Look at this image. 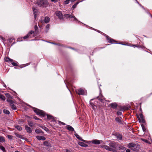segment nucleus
<instances>
[{"label": "nucleus", "instance_id": "nucleus-58", "mask_svg": "<svg viewBox=\"0 0 152 152\" xmlns=\"http://www.w3.org/2000/svg\"><path fill=\"white\" fill-rule=\"evenodd\" d=\"M140 111L141 112V113L142 112V109H141V103H140Z\"/></svg>", "mask_w": 152, "mask_h": 152}, {"label": "nucleus", "instance_id": "nucleus-63", "mask_svg": "<svg viewBox=\"0 0 152 152\" xmlns=\"http://www.w3.org/2000/svg\"><path fill=\"white\" fill-rule=\"evenodd\" d=\"M3 86L6 88V87H7V86H6V85H5V84L3 82Z\"/></svg>", "mask_w": 152, "mask_h": 152}, {"label": "nucleus", "instance_id": "nucleus-59", "mask_svg": "<svg viewBox=\"0 0 152 152\" xmlns=\"http://www.w3.org/2000/svg\"><path fill=\"white\" fill-rule=\"evenodd\" d=\"M140 118L143 117V114H142V113L141 112L140 113V114L139 115Z\"/></svg>", "mask_w": 152, "mask_h": 152}, {"label": "nucleus", "instance_id": "nucleus-25", "mask_svg": "<svg viewBox=\"0 0 152 152\" xmlns=\"http://www.w3.org/2000/svg\"><path fill=\"white\" fill-rule=\"evenodd\" d=\"M37 139L39 140H45L46 139L45 137L42 136H37L36 137Z\"/></svg>", "mask_w": 152, "mask_h": 152}, {"label": "nucleus", "instance_id": "nucleus-57", "mask_svg": "<svg viewBox=\"0 0 152 152\" xmlns=\"http://www.w3.org/2000/svg\"><path fill=\"white\" fill-rule=\"evenodd\" d=\"M14 40V39L10 38L9 39V41L10 43H11L13 42V40Z\"/></svg>", "mask_w": 152, "mask_h": 152}, {"label": "nucleus", "instance_id": "nucleus-8", "mask_svg": "<svg viewBox=\"0 0 152 152\" xmlns=\"http://www.w3.org/2000/svg\"><path fill=\"white\" fill-rule=\"evenodd\" d=\"M56 15L58 17V18L60 20H61L63 19V15L61 12L59 11H56Z\"/></svg>", "mask_w": 152, "mask_h": 152}, {"label": "nucleus", "instance_id": "nucleus-3", "mask_svg": "<svg viewBox=\"0 0 152 152\" xmlns=\"http://www.w3.org/2000/svg\"><path fill=\"white\" fill-rule=\"evenodd\" d=\"M127 146L128 148H131V149L134 151H137L139 149L140 145H136L133 143H129L128 144Z\"/></svg>", "mask_w": 152, "mask_h": 152}, {"label": "nucleus", "instance_id": "nucleus-33", "mask_svg": "<svg viewBox=\"0 0 152 152\" xmlns=\"http://www.w3.org/2000/svg\"><path fill=\"white\" fill-rule=\"evenodd\" d=\"M3 112L6 114L9 115L10 114V112L8 110L5 109H4L3 110Z\"/></svg>", "mask_w": 152, "mask_h": 152}, {"label": "nucleus", "instance_id": "nucleus-49", "mask_svg": "<svg viewBox=\"0 0 152 152\" xmlns=\"http://www.w3.org/2000/svg\"><path fill=\"white\" fill-rule=\"evenodd\" d=\"M71 1V0H66L64 2V4H68L70 1Z\"/></svg>", "mask_w": 152, "mask_h": 152}, {"label": "nucleus", "instance_id": "nucleus-64", "mask_svg": "<svg viewBox=\"0 0 152 152\" xmlns=\"http://www.w3.org/2000/svg\"><path fill=\"white\" fill-rule=\"evenodd\" d=\"M65 151V152H70V151L68 149H66Z\"/></svg>", "mask_w": 152, "mask_h": 152}, {"label": "nucleus", "instance_id": "nucleus-1", "mask_svg": "<svg viewBox=\"0 0 152 152\" xmlns=\"http://www.w3.org/2000/svg\"><path fill=\"white\" fill-rule=\"evenodd\" d=\"M30 107L34 110V111L37 115L43 117H44L46 115L47 116V118L48 120H51V119L53 118V116L50 115L46 114L44 111L32 107L31 106H30Z\"/></svg>", "mask_w": 152, "mask_h": 152}, {"label": "nucleus", "instance_id": "nucleus-18", "mask_svg": "<svg viewBox=\"0 0 152 152\" xmlns=\"http://www.w3.org/2000/svg\"><path fill=\"white\" fill-rule=\"evenodd\" d=\"M131 46L133 47L134 48H135V47H137L138 48H141L142 49H145V47L144 46L142 45H140L138 44L132 45Z\"/></svg>", "mask_w": 152, "mask_h": 152}, {"label": "nucleus", "instance_id": "nucleus-2", "mask_svg": "<svg viewBox=\"0 0 152 152\" xmlns=\"http://www.w3.org/2000/svg\"><path fill=\"white\" fill-rule=\"evenodd\" d=\"M40 7H46L48 5L47 0H37L35 3Z\"/></svg>", "mask_w": 152, "mask_h": 152}, {"label": "nucleus", "instance_id": "nucleus-56", "mask_svg": "<svg viewBox=\"0 0 152 152\" xmlns=\"http://www.w3.org/2000/svg\"><path fill=\"white\" fill-rule=\"evenodd\" d=\"M94 30L95 31H97V32H98V33H100V34H101V33H102V31H99V30H97V29H94Z\"/></svg>", "mask_w": 152, "mask_h": 152}, {"label": "nucleus", "instance_id": "nucleus-44", "mask_svg": "<svg viewBox=\"0 0 152 152\" xmlns=\"http://www.w3.org/2000/svg\"><path fill=\"white\" fill-rule=\"evenodd\" d=\"M141 125L143 131L144 132H145L146 130L145 127L144 126V125L143 124H142Z\"/></svg>", "mask_w": 152, "mask_h": 152}, {"label": "nucleus", "instance_id": "nucleus-31", "mask_svg": "<svg viewBox=\"0 0 152 152\" xmlns=\"http://www.w3.org/2000/svg\"><path fill=\"white\" fill-rule=\"evenodd\" d=\"M50 19L48 17H45L44 19V22L45 23H48L50 21Z\"/></svg>", "mask_w": 152, "mask_h": 152}, {"label": "nucleus", "instance_id": "nucleus-34", "mask_svg": "<svg viewBox=\"0 0 152 152\" xmlns=\"http://www.w3.org/2000/svg\"><path fill=\"white\" fill-rule=\"evenodd\" d=\"M0 149L2 150L3 152H6V150L5 148L2 145H0Z\"/></svg>", "mask_w": 152, "mask_h": 152}, {"label": "nucleus", "instance_id": "nucleus-40", "mask_svg": "<svg viewBox=\"0 0 152 152\" xmlns=\"http://www.w3.org/2000/svg\"><path fill=\"white\" fill-rule=\"evenodd\" d=\"M118 107L119 108V110L120 111H123L124 110V107H122L121 106H119Z\"/></svg>", "mask_w": 152, "mask_h": 152}, {"label": "nucleus", "instance_id": "nucleus-15", "mask_svg": "<svg viewBox=\"0 0 152 152\" xmlns=\"http://www.w3.org/2000/svg\"><path fill=\"white\" fill-rule=\"evenodd\" d=\"M92 143L95 145H99L103 142L102 140H94L92 141Z\"/></svg>", "mask_w": 152, "mask_h": 152}, {"label": "nucleus", "instance_id": "nucleus-7", "mask_svg": "<svg viewBox=\"0 0 152 152\" xmlns=\"http://www.w3.org/2000/svg\"><path fill=\"white\" fill-rule=\"evenodd\" d=\"M7 101L10 103V105L11 107V108L12 109L16 110L17 109L16 106L13 104L14 102L13 101L8 99H7Z\"/></svg>", "mask_w": 152, "mask_h": 152}, {"label": "nucleus", "instance_id": "nucleus-4", "mask_svg": "<svg viewBox=\"0 0 152 152\" xmlns=\"http://www.w3.org/2000/svg\"><path fill=\"white\" fill-rule=\"evenodd\" d=\"M4 60L6 62H10L13 66H18V63L16 61L11 59L7 57H5L4 58Z\"/></svg>", "mask_w": 152, "mask_h": 152}, {"label": "nucleus", "instance_id": "nucleus-48", "mask_svg": "<svg viewBox=\"0 0 152 152\" xmlns=\"http://www.w3.org/2000/svg\"><path fill=\"white\" fill-rule=\"evenodd\" d=\"M141 140L142 141L145 142L146 143H149V141L147 140H146V139H144L141 138Z\"/></svg>", "mask_w": 152, "mask_h": 152}, {"label": "nucleus", "instance_id": "nucleus-10", "mask_svg": "<svg viewBox=\"0 0 152 152\" xmlns=\"http://www.w3.org/2000/svg\"><path fill=\"white\" fill-rule=\"evenodd\" d=\"M96 99H98L101 102H104V100H105V99L102 94L100 95L99 96H97Z\"/></svg>", "mask_w": 152, "mask_h": 152}, {"label": "nucleus", "instance_id": "nucleus-52", "mask_svg": "<svg viewBox=\"0 0 152 152\" xmlns=\"http://www.w3.org/2000/svg\"><path fill=\"white\" fill-rule=\"evenodd\" d=\"M7 137L9 139L11 140L12 139L13 136L11 135H7Z\"/></svg>", "mask_w": 152, "mask_h": 152}, {"label": "nucleus", "instance_id": "nucleus-60", "mask_svg": "<svg viewBox=\"0 0 152 152\" xmlns=\"http://www.w3.org/2000/svg\"><path fill=\"white\" fill-rule=\"evenodd\" d=\"M51 120H52V121L55 122L56 121V120H55V118H54V117H53V118H52V119H51Z\"/></svg>", "mask_w": 152, "mask_h": 152}, {"label": "nucleus", "instance_id": "nucleus-51", "mask_svg": "<svg viewBox=\"0 0 152 152\" xmlns=\"http://www.w3.org/2000/svg\"><path fill=\"white\" fill-rule=\"evenodd\" d=\"M37 11H33V14L34 15V18L35 19L37 17Z\"/></svg>", "mask_w": 152, "mask_h": 152}, {"label": "nucleus", "instance_id": "nucleus-47", "mask_svg": "<svg viewBox=\"0 0 152 152\" xmlns=\"http://www.w3.org/2000/svg\"><path fill=\"white\" fill-rule=\"evenodd\" d=\"M115 149H116L113 148L109 147V148L108 151L113 152H115L116 151V150Z\"/></svg>", "mask_w": 152, "mask_h": 152}, {"label": "nucleus", "instance_id": "nucleus-50", "mask_svg": "<svg viewBox=\"0 0 152 152\" xmlns=\"http://www.w3.org/2000/svg\"><path fill=\"white\" fill-rule=\"evenodd\" d=\"M33 117L34 119L39 120L40 121H42V119L37 118L36 116H34Z\"/></svg>", "mask_w": 152, "mask_h": 152}, {"label": "nucleus", "instance_id": "nucleus-55", "mask_svg": "<svg viewBox=\"0 0 152 152\" xmlns=\"http://www.w3.org/2000/svg\"><path fill=\"white\" fill-rule=\"evenodd\" d=\"M122 113L120 111H117V114L118 115H121Z\"/></svg>", "mask_w": 152, "mask_h": 152}, {"label": "nucleus", "instance_id": "nucleus-27", "mask_svg": "<svg viewBox=\"0 0 152 152\" xmlns=\"http://www.w3.org/2000/svg\"><path fill=\"white\" fill-rule=\"evenodd\" d=\"M25 128L28 132L30 133L32 132V130L30 127L26 125L25 126Z\"/></svg>", "mask_w": 152, "mask_h": 152}, {"label": "nucleus", "instance_id": "nucleus-12", "mask_svg": "<svg viewBox=\"0 0 152 152\" xmlns=\"http://www.w3.org/2000/svg\"><path fill=\"white\" fill-rule=\"evenodd\" d=\"M28 35V38H31L35 36L34 34V32L33 30H31L27 34Z\"/></svg>", "mask_w": 152, "mask_h": 152}, {"label": "nucleus", "instance_id": "nucleus-38", "mask_svg": "<svg viewBox=\"0 0 152 152\" xmlns=\"http://www.w3.org/2000/svg\"><path fill=\"white\" fill-rule=\"evenodd\" d=\"M0 99L3 101H4L5 100V98L4 95L1 94H0Z\"/></svg>", "mask_w": 152, "mask_h": 152}, {"label": "nucleus", "instance_id": "nucleus-19", "mask_svg": "<svg viewBox=\"0 0 152 152\" xmlns=\"http://www.w3.org/2000/svg\"><path fill=\"white\" fill-rule=\"evenodd\" d=\"M109 145L110 148L116 149L117 147V144L114 142H111L109 144Z\"/></svg>", "mask_w": 152, "mask_h": 152}, {"label": "nucleus", "instance_id": "nucleus-5", "mask_svg": "<svg viewBox=\"0 0 152 152\" xmlns=\"http://www.w3.org/2000/svg\"><path fill=\"white\" fill-rule=\"evenodd\" d=\"M64 17L66 19H68L69 18H73V20H72V21H75L76 22H77L78 23H80V22L79 21L77 18L75 17V16L73 15H69V14H65L64 15Z\"/></svg>", "mask_w": 152, "mask_h": 152}, {"label": "nucleus", "instance_id": "nucleus-30", "mask_svg": "<svg viewBox=\"0 0 152 152\" xmlns=\"http://www.w3.org/2000/svg\"><path fill=\"white\" fill-rule=\"evenodd\" d=\"M28 36H29L27 34L26 35L24 36L23 38L21 37V38H18L17 39V41H19V42L22 41V38H23V39H26L28 38V37H29Z\"/></svg>", "mask_w": 152, "mask_h": 152}, {"label": "nucleus", "instance_id": "nucleus-28", "mask_svg": "<svg viewBox=\"0 0 152 152\" xmlns=\"http://www.w3.org/2000/svg\"><path fill=\"white\" fill-rule=\"evenodd\" d=\"M35 132L37 134H43L44 132L40 129H37L35 130Z\"/></svg>", "mask_w": 152, "mask_h": 152}, {"label": "nucleus", "instance_id": "nucleus-39", "mask_svg": "<svg viewBox=\"0 0 152 152\" xmlns=\"http://www.w3.org/2000/svg\"><path fill=\"white\" fill-rule=\"evenodd\" d=\"M5 95L8 98H10L11 99H12V97L11 96L10 94L8 93H6L5 94Z\"/></svg>", "mask_w": 152, "mask_h": 152}, {"label": "nucleus", "instance_id": "nucleus-21", "mask_svg": "<svg viewBox=\"0 0 152 152\" xmlns=\"http://www.w3.org/2000/svg\"><path fill=\"white\" fill-rule=\"evenodd\" d=\"M68 68L71 71H72L74 69V67L72 64L71 63H69L68 65Z\"/></svg>", "mask_w": 152, "mask_h": 152}, {"label": "nucleus", "instance_id": "nucleus-32", "mask_svg": "<svg viewBox=\"0 0 152 152\" xmlns=\"http://www.w3.org/2000/svg\"><path fill=\"white\" fill-rule=\"evenodd\" d=\"M15 135L17 137H18V138H19L21 139H23V136H22V135H20L18 134L17 133H15Z\"/></svg>", "mask_w": 152, "mask_h": 152}, {"label": "nucleus", "instance_id": "nucleus-13", "mask_svg": "<svg viewBox=\"0 0 152 152\" xmlns=\"http://www.w3.org/2000/svg\"><path fill=\"white\" fill-rule=\"evenodd\" d=\"M76 137L78 140L86 143H88V141L87 140H84L82 138L80 137L76 133L75 134Z\"/></svg>", "mask_w": 152, "mask_h": 152}, {"label": "nucleus", "instance_id": "nucleus-35", "mask_svg": "<svg viewBox=\"0 0 152 152\" xmlns=\"http://www.w3.org/2000/svg\"><path fill=\"white\" fill-rule=\"evenodd\" d=\"M109 45V44H105L104 45V47H99V48H96L94 49V50H98L100 49H102L104 48L105 47H106L107 45Z\"/></svg>", "mask_w": 152, "mask_h": 152}, {"label": "nucleus", "instance_id": "nucleus-26", "mask_svg": "<svg viewBox=\"0 0 152 152\" xmlns=\"http://www.w3.org/2000/svg\"><path fill=\"white\" fill-rule=\"evenodd\" d=\"M78 144L81 147H88V145L87 144L84 143L83 142H79L78 143Z\"/></svg>", "mask_w": 152, "mask_h": 152}, {"label": "nucleus", "instance_id": "nucleus-9", "mask_svg": "<svg viewBox=\"0 0 152 152\" xmlns=\"http://www.w3.org/2000/svg\"><path fill=\"white\" fill-rule=\"evenodd\" d=\"M121 117H117L115 118V121L120 125H123L124 121L122 120Z\"/></svg>", "mask_w": 152, "mask_h": 152}, {"label": "nucleus", "instance_id": "nucleus-36", "mask_svg": "<svg viewBox=\"0 0 152 152\" xmlns=\"http://www.w3.org/2000/svg\"><path fill=\"white\" fill-rule=\"evenodd\" d=\"M101 147L104 148L105 149H106L107 150H109V147L107 146V145H102L101 146Z\"/></svg>", "mask_w": 152, "mask_h": 152}, {"label": "nucleus", "instance_id": "nucleus-41", "mask_svg": "<svg viewBox=\"0 0 152 152\" xmlns=\"http://www.w3.org/2000/svg\"><path fill=\"white\" fill-rule=\"evenodd\" d=\"M5 141V139L4 137L0 136V142H4Z\"/></svg>", "mask_w": 152, "mask_h": 152}, {"label": "nucleus", "instance_id": "nucleus-53", "mask_svg": "<svg viewBox=\"0 0 152 152\" xmlns=\"http://www.w3.org/2000/svg\"><path fill=\"white\" fill-rule=\"evenodd\" d=\"M101 34H102V35H103L106 38V39L108 38L107 37H109L106 34L103 33L102 32V33H101Z\"/></svg>", "mask_w": 152, "mask_h": 152}, {"label": "nucleus", "instance_id": "nucleus-24", "mask_svg": "<svg viewBox=\"0 0 152 152\" xmlns=\"http://www.w3.org/2000/svg\"><path fill=\"white\" fill-rule=\"evenodd\" d=\"M93 99H92L90 100V104L91 105V107L92 108L93 110H94L96 109L95 107H96L95 105L94 104V103L91 102V101L93 100Z\"/></svg>", "mask_w": 152, "mask_h": 152}, {"label": "nucleus", "instance_id": "nucleus-45", "mask_svg": "<svg viewBox=\"0 0 152 152\" xmlns=\"http://www.w3.org/2000/svg\"><path fill=\"white\" fill-rule=\"evenodd\" d=\"M45 28L46 29V32H47L50 28V24H48Z\"/></svg>", "mask_w": 152, "mask_h": 152}, {"label": "nucleus", "instance_id": "nucleus-14", "mask_svg": "<svg viewBox=\"0 0 152 152\" xmlns=\"http://www.w3.org/2000/svg\"><path fill=\"white\" fill-rule=\"evenodd\" d=\"M136 116H137V117L139 120V121L140 123L142 122L144 124L145 123V121L144 119V116L140 118L138 115H137Z\"/></svg>", "mask_w": 152, "mask_h": 152}, {"label": "nucleus", "instance_id": "nucleus-29", "mask_svg": "<svg viewBox=\"0 0 152 152\" xmlns=\"http://www.w3.org/2000/svg\"><path fill=\"white\" fill-rule=\"evenodd\" d=\"M28 123L29 126L31 127H33L35 124L32 121H28Z\"/></svg>", "mask_w": 152, "mask_h": 152}, {"label": "nucleus", "instance_id": "nucleus-42", "mask_svg": "<svg viewBox=\"0 0 152 152\" xmlns=\"http://www.w3.org/2000/svg\"><path fill=\"white\" fill-rule=\"evenodd\" d=\"M34 29L35 31V33H37L38 32V28L37 25H35L34 26Z\"/></svg>", "mask_w": 152, "mask_h": 152}, {"label": "nucleus", "instance_id": "nucleus-46", "mask_svg": "<svg viewBox=\"0 0 152 152\" xmlns=\"http://www.w3.org/2000/svg\"><path fill=\"white\" fill-rule=\"evenodd\" d=\"M80 2L79 1H77V2L75 4H74L72 6V8H73V9H75V8L76 7V6H77V5L79 4V3Z\"/></svg>", "mask_w": 152, "mask_h": 152}, {"label": "nucleus", "instance_id": "nucleus-61", "mask_svg": "<svg viewBox=\"0 0 152 152\" xmlns=\"http://www.w3.org/2000/svg\"><path fill=\"white\" fill-rule=\"evenodd\" d=\"M32 9L33 11H37V9H36L34 7H33Z\"/></svg>", "mask_w": 152, "mask_h": 152}, {"label": "nucleus", "instance_id": "nucleus-17", "mask_svg": "<svg viewBox=\"0 0 152 152\" xmlns=\"http://www.w3.org/2000/svg\"><path fill=\"white\" fill-rule=\"evenodd\" d=\"M109 105L113 109H116L118 107V104L116 102H114L110 104Z\"/></svg>", "mask_w": 152, "mask_h": 152}, {"label": "nucleus", "instance_id": "nucleus-11", "mask_svg": "<svg viewBox=\"0 0 152 152\" xmlns=\"http://www.w3.org/2000/svg\"><path fill=\"white\" fill-rule=\"evenodd\" d=\"M77 94L79 95H84L85 92L84 90L82 88L78 89L77 91H76Z\"/></svg>", "mask_w": 152, "mask_h": 152}, {"label": "nucleus", "instance_id": "nucleus-54", "mask_svg": "<svg viewBox=\"0 0 152 152\" xmlns=\"http://www.w3.org/2000/svg\"><path fill=\"white\" fill-rule=\"evenodd\" d=\"M130 108V106H125L124 107V110H128Z\"/></svg>", "mask_w": 152, "mask_h": 152}, {"label": "nucleus", "instance_id": "nucleus-16", "mask_svg": "<svg viewBox=\"0 0 152 152\" xmlns=\"http://www.w3.org/2000/svg\"><path fill=\"white\" fill-rule=\"evenodd\" d=\"M43 145L47 147L48 148L51 147V145L50 142L48 141H45L43 142Z\"/></svg>", "mask_w": 152, "mask_h": 152}, {"label": "nucleus", "instance_id": "nucleus-20", "mask_svg": "<svg viewBox=\"0 0 152 152\" xmlns=\"http://www.w3.org/2000/svg\"><path fill=\"white\" fill-rule=\"evenodd\" d=\"M38 126L39 127L42 128L46 132H48L49 131V130L48 128L44 126H43L42 124H39L38 125Z\"/></svg>", "mask_w": 152, "mask_h": 152}, {"label": "nucleus", "instance_id": "nucleus-22", "mask_svg": "<svg viewBox=\"0 0 152 152\" xmlns=\"http://www.w3.org/2000/svg\"><path fill=\"white\" fill-rule=\"evenodd\" d=\"M66 128L68 130L71 131V132H73L74 131V128L71 126L70 125H67L66 126Z\"/></svg>", "mask_w": 152, "mask_h": 152}, {"label": "nucleus", "instance_id": "nucleus-62", "mask_svg": "<svg viewBox=\"0 0 152 152\" xmlns=\"http://www.w3.org/2000/svg\"><path fill=\"white\" fill-rule=\"evenodd\" d=\"M51 1L54 2H56L58 1V0H51Z\"/></svg>", "mask_w": 152, "mask_h": 152}, {"label": "nucleus", "instance_id": "nucleus-37", "mask_svg": "<svg viewBox=\"0 0 152 152\" xmlns=\"http://www.w3.org/2000/svg\"><path fill=\"white\" fill-rule=\"evenodd\" d=\"M15 128L19 131H21L22 129V127L19 125L16 126Z\"/></svg>", "mask_w": 152, "mask_h": 152}, {"label": "nucleus", "instance_id": "nucleus-43", "mask_svg": "<svg viewBox=\"0 0 152 152\" xmlns=\"http://www.w3.org/2000/svg\"><path fill=\"white\" fill-rule=\"evenodd\" d=\"M25 66L24 65H20V66H18V67H15V68L18 69H20L24 67Z\"/></svg>", "mask_w": 152, "mask_h": 152}, {"label": "nucleus", "instance_id": "nucleus-6", "mask_svg": "<svg viewBox=\"0 0 152 152\" xmlns=\"http://www.w3.org/2000/svg\"><path fill=\"white\" fill-rule=\"evenodd\" d=\"M107 38H108L107 39V40L108 43H110L111 44H119L123 45H125V44L118 43V41L114 40L113 39L110 37H107Z\"/></svg>", "mask_w": 152, "mask_h": 152}, {"label": "nucleus", "instance_id": "nucleus-23", "mask_svg": "<svg viewBox=\"0 0 152 152\" xmlns=\"http://www.w3.org/2000/svg\"><path fill=\"white\" fill-rule=\"evenodd\" d=\"M116 137L119 140H122V135L121 134L119 133L116 134L115 135Z\"/></svg>", "mask_w": 152, "mask_h": 152}]
</instances>
